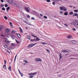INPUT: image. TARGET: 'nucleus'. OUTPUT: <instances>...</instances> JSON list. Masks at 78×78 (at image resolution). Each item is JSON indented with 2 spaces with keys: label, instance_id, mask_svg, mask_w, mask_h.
Listing matches in <instances>:
<instances>
[{
  "label": "nucleus",
  "instance_id": "f257e3e1",
  "mask_svg": "<svg viewBox=\"0 0 78 78\" xmlns=\"http://www.w3.org/2000/svg\"><path fill=\"white\" fill-rule=\"evenodd\" d=\"M37 74V72H35L34 73H29V75H30V76H33L34 75H35L36 74Z\"/></svg>",
  "mask_w": 78,
  "mask_h": 78
},
{
  "label": "nucleus",
  "instance_id": "f03ea898",
  "mask_svg": "<svg viewBox=\"0 0 78 78\" xmlns=\"http://www.w3.org/2000/svg\"><path fill=\"white\" fill-rule=\"evenodd\" d=\"M32 36H33V37H35V38L36 39V41H39L40 40V39L39 38H38L37 36H35V35H32Z\"/></svg>",
  "mask_w": 78,
  "mask_h": 78
},
{
  "label": "nucleus",
  "instance_id": "7ed1b4c3",
  "mask_svg": "<svg viewBox=\"0 0 78 78\" xmlns=\"http://www.w3.org/2000/svg\"><path fill=\"white\" fill-rule=\"evenodd\" d=\"M71 43L72 44H76V41L75 40H72L71 41Z\"/></svg>",
  "mask_w": 78,
  "mask_h": 78
},
{
  "label": "nucleus",
  "instance_id": "20e7f679",
  "mask_svg": "<svg viewBox=\"0 0 78 78\" xmlns=\"http://www.w3.org/2000/svg\"><path fill=\"white\" fill-rule=\"evenodd\" d=\"M35 60L36 61H37V62L39 61L42 62V60L40 58H35Z\"/></svg>",
  "mask_w": 78,
  "mask_h": 78
},
{
  "label": "nucleus",
  "instance_id": "39448f33",
  "mask_svg": "<svg viewBox=\"0 0 78 78\" xmlns=\"http://www.w3.org/2000/svg\"><path fill=\"white\" fill-rule=\"evenodd\" d=\"M9 29H6L5 30V33H7V34H8V33H9Z\"/></svg>",
  "mask_w": 78,
  "mask_h": 78
},
{
  "label": "nucleus",
  "instance_id": "423d86ee",
  "mask_svg": "<svg viewBox=\"0 0 78 78\" xmlns=\"http://www.w3.org/2000/svg\"><path fill=\"white\" fill-rule=\"evenodd\" d=\"M37 44H39V42L37 43H35L33 44V43H31L30 44L31 45V47H33L34 45H36Z\"/></svg>",
  "mask_w": 78,
  "mask_h": 78
},
{
  "label": "nucleus",
  "instance_id": "0eeeda50",
  "mask_svg": "<svg viewBox=\"0 0 78 78\" xmlns=\"http://www.w3.org/2000/svg\"><path fill=\"white\" fill-rule=\"evenodd\" d=\"M30 41L31 42H36V39H31L30 40Z\"/></svg>",
  "mask_w": 78,
  "mask_h": 78
},
{
  "label": "nucleus",
  "instance_id": "6e6552de",
  "mask_svg": "<svg viewBox=\"0 0 78 78\" xmlns=\"http://www.w3.org/2000/svg\"><path fill=\"white\" fill-rule=\"evenodd\" d=\"M8 2H9V4H11L12 3V0H7Z\"/></svg>",
  "mask_w": 78,
  "mask_h": 78
},
{
  "label": "nucleus",
  "instance_id": "1a4fd4ad",
  "mask_svg": "<svg viewBox=\"0 0 78 78\" xmlns=\"http://www.w3.org/2000/svg\"><path fill=\"white\" fill-rule=\"evenodd\" d=\"M4 28V26L3 25H2L0 26V30H2Z\"/></svg>",
  "mask_w": 78,
  "mask_h": 78
},
{
  "label": "nucleus",
  "instance_id": "9d476101",
  "mask_svg": "<svg viewBox=\"0 0 78 78\" xmlns=\"http://www.w3.org/2000/svg\"><path fill=\"white\" fill-rule=\"evenodd\" d=\"M62 51L63 53H68V52H69L68 51L66 50H62Z\"/></svg>",
  "mask_w": 78,
  "mask_h": 78
},
{
  "label": "nucleus",
  "instance_id": "9b49d317",
  "mask_svg": "<svg viewBox=\"0 0 78 78\" xmlns=\"http://www.w3.org/2000/svg\"><path fill=\"white\" fill-rule=\"evenodd\" d=\"M18 71H19V73H20V74L21 75V76H23V73H21V72H20V70L18 69Z\"/></svg>",
  "mask_w": 78,
  "mask_h": 78
},
{
  "label": "nucleus",
  "instance_id": "f8f14e48",
  "mask_svg": "<svg viewBox=\"0 0 78 78\" xmlns=\"http://www.w3.org/2000/svg\"><path fill=\"white\" fill-rule=\"evenodd\" d=\"M3 67L4 69H5V70H6V66L5 65H4L3 66Z\"/></svg>",
  "mask_w": 78,
  "mask_h": 78
},
{
  "label": "nucleus",
  "instance_id": "ddd939ff",
  "mask_svg": "<svg viewBox=\"0 0 78 78\" xmlns=\"http://www.w3.org/2000/svg\"><path fill=\"white\" fill-rule=\"evenodd\" d=\"M67 37L68 39H71L72 37L71 35H68Z\"/></svg>",
  "mask_w": 78,
  "mask_h": 78
},
{
  "label": "nucleus",
  "instance_id": "4468645a",
  "mask_svg": "<svg viewBox=\"0 0 78 78\" xmlns=\"http://www.w3.org/2000/svg\"><path fill=\"white\" fill-rule=\"evenodd\" d=\"M63 11H66L67 10V9L65 7H63Z\"/></svg>",
  "mask_w": 78,
  "mask_h": 78
},
{
  "label": "nucleus",
  "instance_id": "2eb2a0df",
  "mask_svg": "<svg viewBox=\"0 0 78 78\" xmlns=\"http://www.w3.org/2000/svg\"><path fill=\"white\" fill-rule=\"evenodd\" d=\"M75 23L76 25V26H77V27H78V21L75 22Z\"/></svg>",
  "mask_w": 78,
  "mask_h": 78
},
{
  "label": "nucleus",
  "instance_id": "dca6fc26",
  "mask_svg": "<svg viewBox=\"0 0 78 78\" xmlns=\"http://www.w3.org/2000/svg\"><path fill=\"white\" fill-rule=\"evenodd\" d=\"M78 13H74L73 15V17H75V16H78Z\"/></svg>",
  "mask_w": 78,
  "mask_h": 78
},
{
  "label": "nucleus",
  "instance_id": "f3484780",
  "mask_svg": "<svg viewBox=\"0 0 78 78\" xmlns=\"http://www.w3.org/2000/svg\"><path fill=\"white\" fill-rule=\"evenodd\" d=\"M5 43H6L7 44H9V41L8 40H6L5 41Z\"/></svg>",
  "mask_w": 78,
  "mask_h": 78
},
{
  "label": "nucleus",
  "instance_id": "a211bd4d",
  "mask_svg": "<svg viewBox=\"0 0 78 78\" xmlns=\"http://www.w3.org/2000/svg\"><path fill=\"white\" fill-rule=\"evenodd\" d=\"M16 35L18 36V37L19 38L20 37V35L19 34H16Z\"/></svg>",
  "mask_w": 78,
  "mask_h": 78
},
{
  "label": "nucleus",
  "instance_id": "6ab92c4d",
  "mask_svg": "<svg viewBox=\"0 0 78 78\" xmlns=\"http://www.w3.org/2000/svg\"><path fill=\"white\" fill-rule=\"evenodd\" d=\"M62 56V54H61V53H60L59 54V58L60 59H61L62 58V57H61V56Z\"/></svg>",
  "mask_w": 78,
  "mask_h": 78
},
{
  "label": "nucleus",
  "instance_id": "aec40b11",
  "mask_svg": "<svg viewBox=\"0 0 78 78\" xmlns=\"http://www.w3.org/2000/svg\"><path fill=\"white\" fill-rule=\"evenodd\" d=\"M65 16H67L68 15V12H66L64 13Z\"/></svg>",
  "mask_w": 78,
  "mask_h": 78
},
{
  "label": "nucleus",
  "instance_id": "412c9836",
  "mask_svg": "<svg viewBox=\"0 0 78 78\" xmlns=\"http://www.w3.org/2000/svg\"><path fill=\"white\" fill-rule=\"evenodd\" d=\"M8 69L9 70H10V71H11L12 70L11 69V66H10L9 68Z\"/></svg>",
  "mask_w": 78,
  "mask_h": 78
},
{
  "label": "nucleus",
  "instance_id": "4be33fe9",
  "mask_svg": "<svg viewBox=\"0 0 78 78\" xmlns=\"http://www.w3.org/2000/svg\"><path fill=\"white\" fill-rule=\"evenodd\" d=\"M20 31H21L22 33H23V30H22V29L20 27Z\"/></svg>",
  "mask_w": 78,
  "mask_h": 78
},
{
  "label": "nucleus",
  "instance_id": "5701e85b",
  "mask_svg": "<svg viewBox=\"0 0 78 78\" xmlns=\"http://www.w3.org/2000/svg\"><path fill=\"white\" fill-rule=\"evenodd\" d=\"M27 38L28 39H29V40H30V39H31V37H30V36H28L27 37Z\"/></svg>",
  "mask_w": 78,
  "mask_h": 78
},
{
  "label": "nucleus",
  "instance_id": "b1692460",
  "mask_svg": "<svg viewBox=\"0 0 78 78\" xmlns=\"http://www.w3.org/2000/svg\"><path fill=\"white\" fill-rule=\"evenodd\" d=\"M11 46H16V44H14V43H12L11 44Z\"/></svg>",
  "mask_w": 78,
  "mask_h": 78
},
{
  "label": "nucleus",
  "instance_id": "393cba45",
  "mask_svg": "<svg viewBox=\"0 0 78 78\" xmlns=\"http://www.w3.org/2000/svg\"><path fill=\"white\" fill-rule=\"evenodd\" d=\"M9 23L10 26H11V27L12 26V23L10 22H9Z\"/></svg>",
  "mask_w": 78,
  "mask_h": 78
},
{
  "label": "nucleus",
  "instance_id": "a878e982",
  "mask_svg": "<svg viewBox=\"0 0 78 78\" xmlns=\"http://www.w3.org/2000/svg\"><path fill=\"white\" fill-rule=\"evenodd\" d=\"M41 44H43V45H46L47 44V43L44 42L42 43Z\"/></svg>",
  "mask_w": 78,
  "mask_h": 78
},
{
  "label": "nucleus",
  "instance_id": "bb28decb",
  "mask_svg": "<svg viewBox=\"0 0 78 78\" xmlns=\"http://www.w3.org/2000/svg\"><path fill=\"white\" fill-rule=\"evenodd\" d=\"M4 46L5 48H8V46L7 45H6V44H5L4 45Z\"/></svg>",
  "mask_w": 78,
  "mask_h": 78
},
{
  "label": "nucleus",
  "instance_id": "cd10ccee",
  "mask_svg": "<svg viewBox=\"0 0 78 78\" xmlns=\"http://www.w3.org/2000/svg\"><path fill=\"white\" fill-rule=\"evenodd\" d=\"M24 62H25L26 63H28V61H27L26 60H24Z\"/></svg>",
  "mask_w": 78,
  "mask_h": 78
},
{
  "label": "nucleus",
  "instance_id": "c85d7f7f",
  "mask_svg": "<svg viewBox=\"0 0 78 78\" xmlns=\"http://www.w3.org/2000/svg\"><path fill=\"white\" fill-rule=\"evenodd\" d=\"M9 9H10V7H7L6 9L7 11H8V10H9Z\"/></svg>",
  "mask_w": 78,
  "mask_h": 78
},
{
  "label": "nucleus",
  "instance_id": "c756f323",
  "mask_svg": "<svg viewBox=\"0 0 78 78\" xmlns=\"http://www.w3.org/2000/svg\"><path fill=\"white\" fill-rule=\"evenodd\" d=\"M60 10H61V11H62V10H63V7H60Z\"/></svg>",
  "mask_w": 78,
  "mask_h": 78
},
{
  "label": "nucleus",
  "instance_id": "7c9ffc66",
  "mask_svg": "<svg viewBox=\"0 0 78 78\" xmlns=\"http://www.w3.org/2000/svg\"><path fill=\"white\" fill-rule=\"evenodd\" d=\"M74 12H78V10H74Z\"/></svg>",
  "mask_w": 78,
  "mask_h": 78
},
{
  "label": "nucleus",
  "instance_id": "2f4dec72",
  "mask_svg": "<svg viewBox=\"0 0 78 78\" xmlns=\"http://www.w3.org/2000/svg\"><path fill=\"white\" fill-rule=\"evenodd\" d=\"M64 25L65 26H66V27H68V24H67L66 23H65Z\"/></svg>",
  "mask_w": 78,
  "mask_h": 78
},
{
  "label": "nucleus",
  "instance_id": "473e14b6",
  "mask_svg": "<svg viewBox=\"0 0 78 78\" xmlns=\"http://www.w3.org/2000/svg\"><path fill=\"white\" fill-rule=\"evenodd\" d=\"M2 11H5V8H2Z\"/></svg>",
  "mask_w": 78,
  "mask_h": 78
},
{
  "label": "nucleus",
  "instance_id": "72a5a7b5",
  "mask_svg": "<svg viewBox=\"0 0 78 78\" xmlns=\"http://www.w3.org/2000/svg\"><path fill=\"white\" fill-rule=\"evenodd\" d=\"M4 18L6 20H7V19H8V18H7V17L6 16H4Z\"/></svg>",
  "mask_w": 78,
  "mask_h": 78
},
{
  "label": "nucleus",
  "instance_id": "f704fd0d",
  "mask_svg": "<svg viewBox=\"0 0 78 78\" xmlns=\"http://www.w3.org/2000/svg\"><path fill=\"white\" fill-rule=\"evenodd\" d=\"M13 6H16V5H17V4H16L15 3H13Z\"/></svg>",
  "mask_w": 78,
  "mask_h": 78
},
{
  "label": "nucleus",
  "instance_id": "c9c22d12",
  "mask_svg": "<svg viewBox=\"0 0 78 78\" xmlns=\"http://www.w3.org/2000/svg\"><path fill=\"white\" fill-rule=\"evenodd\" d=\"M28 9V8H27V7H25V11L27 10V9Z\"/></svg>",
  "mask_w": 78,
  "mask_h": 78
},
{
  "label": "nucleus",
  "instance_id": "e433bc0d",
  "mask_svg": "<svg viewBox=\"0 0 78 78\" xmlns=\"http://www.w3.org/2000/svg\"><path fill=\"white\" fill-rule=\"evenodd\" d=\"M30 47H31V44L29 45L28 46V48H30Z\"/></svg>",
  "mask_w": 78,
  "mask_h": 78
},
{
  "label": "nucleus",
  "instance_id": "4c0bfd02",
  "mask_svg": "<svg viewBox=\"0 0 78 78\" xmlns=\"http://www.w3.org/2000/svg\"><path fill=\"white\" fill-rule=\"evenodd\" d=\"M70 13L71 15H73V12H70Z\"/></svg>",
  "mask_w": 78,
  "mask_h": 78
},
{
  "label": "nucleus",
  "instance_id": "58836bf2",
  "mask_svg": "<svg viewBox=\"0 0 78 78\" xmlns=\"http://www.w3.org/2000/svg\"><path fill=\"white\" fill-rule=\"evenodd\" d=\"M11 37H12V39H13V38H14V36L13 35H11Z\"/></svg>",
  "mask_w": 78,
  "mask_h": 78
},
{
  "label": "nucleus",
  "instance_id": "ea45409f",
  "mask_svg": "<svg viewBox=\"0 0 78 78\" xmlns=\"http://www.w3.org/2000/svg\"><path fill=\"white\" fill-rule=\"evenodd\" d=\"M44 19H47V17L46 16H44Z\"/></svg>",
  "mask_w": 78,
  "mask_h": 78
},
{
  "label": "nucleus",
  "instance_id": "a19ab883",
  "mask_svg": "<svg viewBox=\"0 0 78 78\" xmlns=\"http://www.w3.org/2000/svg\"><path fill=\"white\" fill-rule=\"evenodd\" d=\"M26 11H27V12H30V10H29V9H27Z\"/></svg>",
  "mask_w": 78,
  "mask_h": 78
},
{
  "label": "nucleus",
  "instance_id": "79ce46f5",
  "mask_svg": "<svg viewBox=\"0 0 78 78\" xmlns=\"http://www.w3.org/2000/svg\"><path fill=\"white\" fill-rule=\"evenodd\" d=\"M7 53H9V54H10L11 53L9 51H7Z\"/></svg>",
  "mask_w": 78,
  "mask_h": 78
},
{
  "label": "nucleus",
  "instance_id": "37998d69",
  "mask_svg": "<svg viewBox=\"0 0 78 78\" xmlns=\"http://www.w3.org/2000/svg\"><path fill=\"white\" fill-rule=\"evenodd\" d=\"M16 57H17V55H16L15 57V59H14V62H15L16 61Z\"/></svg>",
  "mask_w": 78,
  "mask_h": 78
},
{
  "label": "nucleus",
  "instance_id": "c03bdc74",
  "mask_svg": "<svg viewBox=\"0 0 78 78\" xmlns=\"http://www.w3.org/2000/svg\"><path fill=\"white\" fill-rule=\"evenodd\" d=\"M16 41L17 44H19V42L17 40H16Z\"/></svg>",
  "mask_w": 78,
  "mask_h": 78
},
{
  "label": "nucleus",
  "instance_id": "a18cd8bd",
  "mask_svg": "<svg viewBox=\"0 0 78 78\" xmlns=\"http://www.w3.org/2000/svg\"><path fill=\"white\" fill-rule=\"evenodd\" d=\"M4 62H5V64H6V61L5 60H4Z\"/></svg>",
  "mask_w": 78,
  "mask_h": 78
},
{
  "label": "nucleus",
  "instance_id": "49530a36",
  "mask_svg": "<svg viewBox=\"0 0 78 78\" xmlns=\"http://www.w3.org/2000/svg\"><path fill=\"white\" fill-rule=\"evenodd\" d=\"M5 7H7L8 6V5H7V4H5Z\"/></svg>",
  "mask_w": 78,
  "mask_h": 78
},
{
  "label": "nucleus",
  "instance_id": "de8ad7c7",
  "mask_svg": "<svg viewBox=\"0 0 78 78\" xmlns=\"http://www.w3.org/2000/svg\"><path fill=\"white\" fill-rule=\"evenodd\" d=\"M46 50L47 51H48V52H50V50H49L48 49H46Z\"/></svg>",
  "mask_w": 78,
  "mask_h": 78
},
{
  "label": "nucleus",
  "instance_id": "09e8293b",
  "mask_svg": "<svg viewBox=\"0 0 78 78\" xmlns=\"http://www.w3.org/2000/svg\"><path fill=\"white\" fill-rule=\"evenodd\" d=\"M46 2H50V0H47Z\"/></svg>",
  "mask_w": 78,
  "mask_h": 78
},
{
  "label": "nucleus",
  "instance_id": "8fccbe9b",
  "mask_svg": "<svg viewBox=\"0 0 78 78\" xmlns=\"http://www.w3.org/2000/svg\"><path fill=\"white\" fill-rule=\"evenodd\" d=\"M76 59V58H70V59Z\"/></svg>",
  "mask_w": 78,
  "mask_h": 78
},
{
  "label": "nucleus",
  "instance_id": "3c124183",
  "mask_svg": "<svg viewBox=\"0 0 78 78\" xmlns=\"http://www.w3.org/2000/svg\"><path fill=\"white\" fill-rule=\"evenodd\" d=\"M31 19H32V20H34L35 19L33 17H32L31 18Z\"/></svg>",
  "mask_w": 78,
  "mask_h": 78
},
{
  "label": "nucleus",
  "instance_id": "603ef678",
  "mask_svg": "<svg viewBox=\"0 0 78 78\" xmlns=\"http://www.w3.org/2000/svg\"><path fill=\"white\" fill-rule=\"evenodd\" d=\"M3 6H4V5H1V7H3Z\"/></svg>",
  "mask_w": 78,
  "mask_h": 78
},
{
  "label": "nucleus",
  "instance_id": "864d4df0",
  "mask_svg": "<svg viewBox=\"0 0 78 78\" xmlns=\"http://www.w3.org/2000/svg\"><path fill=\"white\" fill-rule=\"evenodd\" d=\"M52 4L54 5H55V2H53V3H52Z\"/></svg>",
  "mask_w": 78,
  "mask_h": 78
},
{
  "label": "nucleus",
  "instance_id": "5fc2aeb1",
  "mask_svg": "<svg viewBox=\"0 0 78 78\" xmlns=\"http://www.w3.org/2000/svg\"><path fill=\"white\" fill-rule=\"evenodd\" d=\"M12 33H15V31H14V30H12Z\"/></svg>",
  "mask_w": 78,
  "mask_h": 78
},
{
  "label": "nucleus",
  "instance_id": "6e6d98bb",
  "mask_svg": "<svg viewBox=\"0 0 78 78\" xmlns=\"http://www.w3.org/2000/svg\"><path fill=\"white\" fill-rule=\"evenodd\" d=\"M29 78H33V76H30L29 77Z\"/></svg>",
  "mask_w": 78,
  "mask_h": 78
},
{
  "label": "nucleus",
  "instance_id": "4d7b16f0",
  "mask_svg": "<svg viewBox=\"0 0 78 78\" xmlns=\"http://www.w3.org/2000/svg\"><path fill=\"white\" fill-rule=\"evenodd\" d=\"M40 16H42V17L43 16V15H42V14H40Z\"/></svg>",
  "mask_w": 78,
  "mask_h": 78
},
{
  "label": "nucleus",
  "instance_id": "13d9d810",
  "mask_svg": "<svg viewBox=\"0 0 78 78\" xmlns=\"http://www.w3.org/2000/svg\"><path fill=\"white\" fill-rule=\"evenodd\" d=\"M9 50H11V49H12V48L10 47H9Z\"/></svg>",
  "mask_w": 78,
  "mask_h": 78
},
{
  "label": "nucleus",
  "instance_id": "bf43d9fd",
  "mask_svg": "<svg viewBox=\"0 0 78 78\" xmlns=\"http://www.w3.org/2000/svg\"><path fill=\"white\" fill-rule=\"evenodd\" d=\"M60 14H62V13H63V12H62L60 11Z\"/></svg>",
  "mask_w": 78,
  "mask_h": 78
},
{
  "label": "nucleus",
  "instance_id": "052dcab7",
  "mask_svg": "<svg viewBox=\"0 0 78 78\" xmlns=\"http://www.w3.org/2000/svg\"><path fill=\"white\" fill-rule=\"evenodd\" d=\"M1 2H2V3H3V2H4L3 0H1Z\"/></svg>",
  "mask_w": 78,
  "mask_h": 78
},
{
  "label": "nucleus",
  "instance_id": "680f3d73",
  "mask_svg": "<svg viewBox=\"0 0 78 78\" xmlns=\"http://www.w3.org/2000/svg\"><path fill=\"white\" fill-rule=\"evenodd\" d=\"M27 17H28V18L30 17V16H29V15H27Z\"/></svg>",
  "mask_w": 78,
  "mask_h": 78
},
{
  "label": "nucleus",
  "instance_id": "e2e57ef3",
  "mask_svg": "<svg viewBox=\"0 0 78 78\" xmlns=\"http://www.w3.org/2000/svg\"><path fill=\"white\" fill-rule=\"evenodd\" d=\"M73 31H76V29L75 28H73Z\"/></svg>",
  "mask_w": 78,
  "mask_h": 78
},
{
  "label": "nucleus",
  "instance_id": "0e129e2a",
  "mask_svg": "<svg viewBox=\"0 0 78 78\" xmlns=\"http://www.w3.org/2000/svg\"><path fill=\"white\" fill-rule=\"evenodd\" d=\"M70 24H71V25H72V24H73V23H70Z\"/></svg>",
  "mask_w": 78,
  "mask_h": 78
},
{
  "label": "nucleus",
  "instance_id": "69168bd1",
  "mask_svg": "<svg viewBox=\"0 0 78 78\" xmlns=\"http://www.w3.org/2000/svg\"><path fill=\"white\" fill-rule=\"evenodd\" d=\"M61 75H58V77H60V76Z\"/></svg>",
  "mask_w": 78,
  "mask_h": 78
},
{
  "label": "nucleus",
  "instance_id": "338daca9",
  "mask_svg": "<svg viewBox=\"0 0 78 78\" xmlns=\"http://www.w3.org/2000/svg\"><path fill=\"white\" fill-rule=\"evenodd\" d=\"M2 36H3V37H4V36H5L4 35H2Z\"/></svg>",
  "mask_w": 78,
  "mask_h": 78
},
{
  "label": "nucleus",
  "instance_id": "774afa93",
  "mask_svg": "<svg viewBox=\"0 0 78 78\" xmlns=\"http://www.w3.org/2000/svg\"><path fill=\"white\" fill-rule=\"evenodd\" d=\"M77 19H78V15L77 16Z\"/></svg>",
  "mask_w": 78,
  "mask_h": 78
}]
</instances>
